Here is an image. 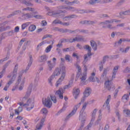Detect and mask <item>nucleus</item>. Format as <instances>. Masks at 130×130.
I'll list each match as a JSON object with an SVG mask.
<instances>
[{"mask_svg":"<svg viewBox=\"0 0 130 130\" xmlns=\"http://www.w3.org/2000/svg\"><path fill=\"white\" fill-rule=\"evenodd\" d=\"M18 67V65L16 64L15 66L13 72L9 74L7 76V78H11L10 79V80L8 81L7 84L6 85V86L4 88V91H8V88H9V87H10V85H12V84L14 83V82H15V80H16V78H17Z\"/></svg>","mask_w":130,"mask_h":130,"instance_id":"1","label":"nucleus"},{"mask_svg":"<svg viewBox=\"0 0 130 130\" xmlns=\"http://www.w3.org/2000/svg\"><path fill=\"white\" fill-rule=\"evenodd\" d=\"M120 20H118L116 19H111L110 20H106L105 22H101L99 23V25L103 26V28H106V26H104V25H107V28L110 29V30H113V29H115L116 28L115 26H112L113 23H119L120 22Z\"/></svg>","mask_w":130,"mask_h":130,"instance_id":"2","label":"nucleus"},{"mask_svg":"<svg viewBox=\"0 0 130 130\" xmlns=\"http://www.w3.org/2000/svg\"><path fill=\"white\" fill-rule=\"evenodd\" d=\"M52 101L53 103H56L57 100L55 95H50V96H48L45 100H43V104L46 107H47V108H51V106H52Z\"/></svg>","mask_w":130,"mask_h":130,"instance_id":"3","label":"nucleus"},{"mask_svg":"<svg viewBox=\"0 0 130 130\" xmlns=\"http://www.w3.org/2000/svg\"><path fill=\"white\" fill-rule=\"evenodd\" d=\"M84 66V73H81L79 75V78L80 80V85L81 86H84L86 85L87 82V71H88V69L87 68V66H86V64H83Z\"/></svg>","mask_w":130,"mask_h":130,"instance_id":"4","label":"nucleus"},{"mask_svg":"<svg viewBox=\"0 0 130 130\" xmlns=\"http://www.w3.org/2000/svg\"><path fill=\"white\" fill-rule=\"evenodd\" d=\"M86 97L87 96H85L84 95L83 96V97L81 99V102L75 106L74 110H72V111L66 117L65 120H68L69 118H70V117H72V116H73V115L76 113L77 110H78V108L81 106V104L85 102V100H86Z\"/></svg>","mask_w":130,"mask_h":130,"instance_id":"5","label":"nucleus"},{"mask_svg":"<svg viewBox=\"0 0 130 130\" xmlns=\"http://www.w3.org/2000/svg\"><path fill=\"white\" fill-rule=\"evenodd\" d=\"M20 106H24L27 108V110L30 111L31 109L34 108V100H31L29 99L25 104H24V102H20L19 103Z\"/></svg>","mask_w":130,"mask_h":130,"instance_id":"6","label":"nucleus"},{"mask_svg":"<svg viewBox=\"0 0 130 130\" xmlns=\"http://www.w3.org/2000/svg\"><path fill=\"white\" fill-rule=\"evenodd\" d=\"M84 49H86V50H87V54L84 55V60L83 61L82 63L83 64H86L87 63V61L90 59L91 55H92V53H91V50H92V48H91V46H90L89 45H85L83 46Z\"/></svg>","mask_w":130,"mask_h":130,"instance_id":"7","label":"nucleus"},{"mask_svg":"<svg viewBox=\"0 0 130 130\" xmlns=\"http://www.w3.org/2000/svg\"><path fill=\"white\" fill-rule=\"evenodd\" d=\"M97 109H95L93 110L91 114V119L90 122L84 128L83 130H91L93 123H94V121H95V119L96 118V113H97Z\"/></svg>","mask_w":130,"mask_h":130,"instance_id":"8","label":"nucleus"},{"mask_svg":"<svg viewBox=\"0 0 130 130\" xmlns=\"http://www.w3.org/2000/svg\"><path fill=\"white\" fill-rule=\"evenodd\" d=\"M29 57V61L28 64V66L26 67L25 70H22L20 72L19 74V76L18 77V83H19V82H21V78H22V76H23V74H24V73H27V72L29 71V69H30V67L32 64V62H33V58H32V55H30Z\"/></svg>","mask_w":130,"mask_h":130,"instance_id":"9","label":"nucleus"},{"mask_svg":"<svg viewBox=\"0 0 130 130\" xmlns=\"http://www.w3.org/2000/svg\"><path fill=\"white\" fill-rule=\"evenodd\" d=\"M66 67H62V73L60 77L58 79V81L56 82L55 86L56 87H58L59 85H61V83L63 80H64V78H66Z\"/></svg>","mask_w":130,"mask_h":130,"instance_id":"10","label":"nucleus"},{"mask_svg":"<svg viewBox=\"0 0 130 130\" xmlns=\"http://www.w3.org/2000/svg\"><path fill=\"white\" fill-rule=\"evenodd\" d=\"M53 62H51V60H48L47 61L48 66V70L50 72L52 71L53 69H54L55 64H56V59L55 57H53L52 59Z\"/></svg>","mask_w":130,"mask_h":130,"instance_id":"11","label":"nucleus"},{"mask_svg":"<svg viewBox=\"0 0 130 130\" xmlns=\"http://www.w3.org/2000/svg\"><path fill=\"white\" fill-rule=\"evenodd\" d=\"M79 119L81 121V126H84L87 119V114L86 113H80Z\"/></svg>","mask_w":130,"mask_h":130,"instance_id":"12","label":"nucleus"},{"mask_svg":"<svg viewBox=\"0 0 130 130\" xmlns=\"http://www.w3.org/2000/svg\"><path fill=\"white\" fill-rule=\"evenodd\" d=\"M105 88L107 89L108 91H110L111 89H114V85L111 80H107L105 82Z\"/></svg>","mask_w":130,"mask_h":130,"instance_id":"13","label":"nucleus"},{"mask_svg":"<svg viewBox=\"0 0 130 130\" xmlns=\"http://www.w3.org/2000/svg\"><path fill=\"white\" fill-rule=\"evenodd\" d=\"M32 87H33V84L31 83L28 87L27 90L26 92V94H25L24 97H23L22 98L23 102H24V101H25V100H27V99H28V98H29V97H30V95H31V92L32 91Z\"/></svg>","mask_w":130,"mask_h":130,"instance_id":"14","label":"nucleus"},{"mask_svg":"<svg viewBox=\"0 0 130 130\" xmlns=\"http://www.w3.org/2000/svg\"><path fill=\"white\" fill-rule=\"evenodd\" d=\"M63 13V11L59 10H57L55 11H49L47 13L48 16H53V17H59L60 16V14Z\"/></svg>","mask_w":130,"mask_h":130,"instance_id":"15","label":"nucleus"},{"mask_svg":"<svg viewBox=\"0 0 130 130\" xmlns=\"http://www.w3.org/2000/svg\"><path fill=\"white\" fill-rule=\"evenodd\" d=\"M111 99V95H109L107 96V99L104 103L103 107H105V109L108 110V112L109 113L110 112V105H109V102H110V100Z\"/></svg>","mask_w":130,"mask_h":130,"instance_id":"16","label":"nucleus"},{"mask_svg":"<svg viewBox=\"0 0 130 130\" xmlns=\"http://www.w3.org/2000/svg\"><path fill=\"white\" fill-rule=\"evenodd\" d=\"M56 96H58L59 99H63V89L62 88H60L55 92Z\"/></svg>","mask_w":130,"mask_h":130,"instance_id":"17","label":"nucleus"},{"mask_svg":"<svg viewBox=\"0 0 130 130\" xmlns=\"http://www.w3.org/2000/svg\"><path fill=\"white\" fill-rule=\"evenodd\" d=\"M6 51H7V56L5 58L0 60V64L3 63L4 61L8 60V59H9V58H10V49L9 48H6Z\"/></svg>","mask_w":130,"mask_h":130,"instance_id":"18","label":"nucleus"},{"mask_svg":"<svg viewBox=\"0 0 130 130\" xmlns=\"http://www.w3.org/2000/svg\"><path fill=\"white\" fill-rule=\"evenodd\" d=\"M19 84H20V86L19 87V91H22L23 90V87H24V84H25V77H24L22 79H21V81L19 82H18V79H17V82H16V85H19Z\"/></svg>","mask_w":130,"mask_h":130,"instance_id":"19","label":"nucleus"},{"mask_svg":"<svg viewBox=\"0 0 130 130\" xmlns=\"http://www.w3.org/2000/svg\"><path fill=\"white\" fill-rule=\"evenodd\" d=\"M96 22L94 21H91V20H84L81 21L79 22V24L81 25H85V24H86L87 25H94Z\"/></svg>","mask_w":130,"mask_h":130,"instance_id":"20","label":"nucleus"},{"mask_svg":"<svg viewBox=\"0 0 130 130\" xmlns=\"http://www.w3.org/2000/svg\"><path fill=\"white\" fill-rule=\"evenodd\" d=\"M61 71H62V68L61 69L57 68L55 69L52 75L54 76V77L55 78V77H57V76H59V75H60V72H61Z\"/></svg>","mask_w":130,"mask_h":130,"instance_id":"21","label":"nucleus"},{"mask_svg":"<svg viewBox=\"0 0 130 130\" xmlns=\"http://www.w3.org/2000/svg\"><path fill=\"white\" fill-rule=\"evenodd\" d=\"M130 49L129 46H127L126 48L120 47L119 51L123 53V54H125V53H127L128 52V50Z\"/></svg>","mask_w":130,"mask_h":130,"instance_id":"22","label":"nucleus"},{"mask_svg":"<svg viewBox=\"0 0 130 130\" xmlns=\"http://www.w3.org/2000/svg\"><path fill=\"white\" fill-rule=\"evenodd\" d=\"M34 15L32 13H26L22 16V20H27V19H31L33 18Z\"/></svg>","mask_w":130,"mask_h":130,"instance_id":"23","label":"nucleus"},{"mask_svg":"<svg viewBox=\"0 0 130 130\" xmlns=\"http://www.w3.org/2000/svg\"><path fill=\"white\" fill-rule=\"evenodd\" d=\"M79 94H80V89L79 88H75L73 89V96L75 99H77L78 98V96H79Z\"/></svg>","mask_w":130,"mask_h":130,"instance_id":"24","label":"nucleus"},{"mask_svg":"<svg viewBox=\"0 0 130 130\" xmlns=\"http://www.w3.org/2000/svg\"><path fill=\"white\" fill-rule=\"evenodd\" d=\"M75 40L77 42H86V39L83 37V36H78L77 37H75Z\"/></svg>","mask_w":130,"mask_h":130,"instance_id":"25","label":"nucleus"},{"mask_svg":"<svg viewBox=\"0 0 130 130\" xmlns=\"http://www.w3.org/2000/svg\"><path fill=\"white\" fill-rule=\"evenodd\" d=\"M91 88L90 87H86L83 94L85 97H89L90 94H91Z\"/></svg>","mask_w":130,"mask_h":130,"instance_id":"26","label":"nucleus"},{"mask_svg":"<svg viewBox=\"0 0 130 130\" xmlns=\"http://www.w3.org/2000/svg\"><path fill=\"white\" fill-rule=\"evenodd\" d=\"M118 71V66L114 67L112 71V79H115V76H116V73H117Z\"/></svg>","mask_w":130,"mask_h":130,"instance_id":"27","label":"nucleus"},{"mask_svg":"<svg viewBox=\"0 0 130 130\" xmlns=\"http://www.w3.org/2000/svg\"><path fill=\"white\" fill-rule=\"evenodd\" d=\"M20 2L21 4H23V5H25V6H27V7L33 6V4L29 1L26 0H20Z\"/></svg>","mask_w":130,"mask_h":130,"instance_id":"28","label":"nucleus"},{"mask_svg":"<svg viewBox=\"0 0 130 130\" xmlns=\"http://www.w3.org/2000/svg\"><path fill=\"white\" fill-rule=\"evenodd\" d=\"M90 45L93 50H97V44L94 41V40L90 41Z\"/></svg>","mask_w":130,"mask_h":130,"instance_id":"29","label":"nucleus"},{"mask_svg":"<svg viewBox=\"0 0 130 130\" xmlns=\"http://www.w3.org/2000/svg\"><path fill=\"white\" fill-rule=\"evenodd\" d=\"M102 0H90L89 3L87 4H89V5H91L93 6L94 5H96V4H99V3H101Z\"/></svg>","mask_w":130,"mask_h":130,"instance_id":"30","label":"nucleus"},{"mask_svg":"<svg viewBox=\"0 0 130 130\" xmlns=\"http://www.w3.org/2000/svg\"><path fill=\"white\" fill-rule=\"evenodd\" d=\"M46 60H47V56L46 55H42L39 58L40 62H45Z\"/></svg>","mask_w":130,"mask_h":130,"instance_id":"31","label":"nucleus"},{"mask_svg":"<svg viewBox=\"0 0 130 130\" xmlns=\"http://www.w3.org/2000/svg\"><path fill=\"white\" fill-rule=\"evenodd\" d=\"M76 33H84V34H89V30L87 29H76Z\"/></svg>","mask_w":130,"mask_h":130,"instance_id":"32","label":"nucleus"},{"mask_svg":"<svg viewBox=\"0 0 130 130\" xmlns=\"http://www.w3.org/2000/svg\"><path fill=\"white\" fill-rule=\"evenodd\" d=\"M76 68L78 70V72H77V74L76 75V77L79 78V75L80 74H82V68H81V66H80V65H79V64H77Z\"/></svg>","mask_w":130,"mask_h":130,"instance_id":"33","label":"nucleus"},{"mask_svg":"<svg viewBox=\"0 0 130 130\" xmlns=\"http://www.w3.org/2000/svg\"><path fill=\"white\" fill-rule=\"evenodd\" d=\"M22 12L20 10H17L13 12L11 14L9 15L8 16H7V18H11V17H13V16H15V15H18V14H21Z\"/></svg>","mask_w":130,"mask_h":130,"instance_id":"34","label":"nucleus"},{"mask_svg":"<svg viewBox=\"0 0 130 130\" xmlns=\"http://www.w3.org/2000/svg\"><path fill=\"white\" fill-rule=\"evenodd\" d=\"M88 80L90 81V82H96L98 81V83H99V79H98V78L97 77H94V76H90Z\"/></svg>","mask_w":130,"mask_h":130,"instance_id":"35","label":"nucleus"},{"mask_svg":"<svg viewBox=\"0 0 130 130\" xmlns=\"http://www.w3.org/2000/svg\"><path fill=\"white\" fill-rule=\"evenodd\" d=\"M102 119V116L101 115H99L97 120L94 122V125H98L99 122L101 121Z\"/></svg>","mask_w":130,"mask_h":130,"instance_id":"36","label":"nucleus"},{"mask_svg":"<svg viewBox=\"0 0 130 130\" xmlns=\"http://www.w3.org/2000/svg\"><path fill=\"white\" fill-rule=\"evenodd\" d=\"M30 23H31L30 22H27L22 24L21 25L22 30H25V29H26V27H28V26H29V25H30Z\"/></svg>","mask_w":130,"mask_h":130,"instance_id":"37","label":"nucleus"},{"mask_svg":"<svg viewBox=\"0 0 130 130\" xmlns=\"http://www.w3.org/2000/svg\"><path fill=\"white\" fill-rule=\"evenodd\" d=\"M87 105H88V103H87V102L84 103V104L83 105L82 108L80 111L81 113H86V112H85L84 111Z\"/></svg>","mask_w":130,"mask_h":130,"instance_id":"38","label":"nucleus"},{"mask_svg":"<svg viewBox=\"0 0 130 130\" xmlns=\"http://www.w3.org/2000/svg\"><path fill=\"white\" fill-rule=\"evenodd\" d=\"M130 14V10H126L125 11H122L119 13L120 16H123Z\"/></svg>","mask_w":130,"mask_h":130,"instance_id":"39","label":"nucleus"},{"mask_svg":"<svg viewBox=\"0 0 130 130\" xmlns=\"http://www.w3.org/2000/svg\"><path fill=\"white\" fill-rule=\"evenodd\" d=\"M36 29V25L34 24L31 25L28 28V30L29 31H30V32H33V31H35Z\"/></svg>","mask_w":130,"mask_h":130,"instance_id":"40","label":"nucleus"},{"mask_svg":"<svg viewBox=\"0 0 130 130\" xmlns=\"http://www.w3.org/2000/svg\"><path fill=\"white\" fill-rule=\"evenodd\" d=\"M109 70L108 69L106 68L104 70L103 73L102 75L101 78H105L106 77V75H107V72H109Z\"/></svg>","mask_w":130,"mask_h":130,"instance_id":"41","label":"nucleus"},{"mask_svg":"<svg viewBox=\"0 0 130 130\" xmlns=\"http://www.w3.org/2000/svg\"><path fill=\"white\" fill-rule=\"evenodd\" d=\"M123 113L126 114V117H130V110L126 109L123 110Z\"/></svg>","mask_w":130,"mask_h":130,"instance_id":"42","label":"nucleus"},{"mask_svg":"<svg viewBox=\"0 0 130 130\" xmlns=\"http://www.w3.org/2000/svg\"><path fill=\"white\" fill-rule=\"evenodd\" d=\"M72 85H73V81H71L69 82L68 85H65L63 87L64 90H66L67 89H70V88H71Z\"/></svg>","mask_w":130,"mask_h":130,"instance_id":"43","label":"nucleus"},{"mask_svg":"<svg viewBox=\"0 0 130 130\" xmlns=\"http://www.w3.org/2000/svg\"><path fill=\"white\" fill-rule=\"evenodd\" d=\"M44 125V124H42L41 123H38L36 125V128L37 129H35V130H40V129H41Z\"/></svg>","mask_w":130,"mask_h":130,"instance_id":"44","label":"nucleus"},{"mask_svg":"<svg viewBox=\"0 0 130 130\" xmlns=\"http://www.w3.org/2000/svg\"><path fill=\"white\" fill-rule=\"evenodd\" d=\"M41 112V113H42V114H44V115H47L48 113V110H47V109L45 108L42 109Z\"/></svg>","mask_w":130,"mask_h":130,"instance_id":"45","label":"nucleus"},{"mask_svg":"<svg viewBox=\"0 0 130 130\" xmlns=\"http://www.w3.org/2000/svg\"><path fill=\"white\" fill-rule=\"evenodd\" d=\"M122 100L124 102L127 101L128 100V94H124L122 98Z\"/></svg>","mask_w":130,"mask_h":130,"instance_id":"46","label":"nucleus"},{"mask_svg":"<svg viewBox=\"0 0 130 130\" xmlns=\"http://www.w3.org/2000/svg\"><path fill=\"white\" fill-rule=\"evenodd\" d=\"M67 10H68V11H71V12H76V11H77V9L71 6L67 7Z\"/></svg>","mask_w":130,"mask_h":130,"instance_id":"47","label":"nucleus"},{"mask_svg":"<svg viewBox=\"0 0 130 130\" xmlns=\"http://www.w3.org/2000/svg\"><path fill=\"white\" fill-rule=\"evenodd\" d=\"M66 105H67V103H65L62 108L58 112V113L59 114H60V113L63 112V111L66 110V109L67 108V106H66Z\"/></svg>","mask_w":130,"mask_h":130,"instance_id":"48","label":"nucleus"},{"mask_svg":"<svg viewBox=\"0 0 130 130\" xmlns=\"http://www.w3.org/2000/svg\"><path fill=\"white\" fill-rule=\"evenodd\" d=\"M108 58H109V56L108 55L104 56L103 58V61H101V62H103V63H105Z\"/></svg>","mask_w":130,"mask_h":130,"instance_id":"49","label":"nucleus"},{"mask_svg":"<svg viewBox=\"0 0 130 130\" xmlns=\"http://www.w3.org/2000/svg\"><path fill=\"white\" fill-rule=\"evenodd\" d=\"M51 48H52V45H50L48 46L45 49V52L48 53V52H50V50H51Z\"/></svg>","mask_w":130,"mask_h":130,"instance_id":"50","label":"nucleus"},{"mask_svg":"<svg viewBox=\"0 0 130 130\" xmlns=\"http://www.w3.org/2000/svg\"><path fill=\"white\" fill-rule=\"evenodd\" d=\"M66 33H69L70 34H75V33H76V30H72L71 29L66 28Z\"/></svg>","mask_w":130,"mask_h":130,"instance_id":"51","label":"nucleus"},{"mask_svg":"<svg viewBox=\"0 0 130 130\" xmlns=\"http://www.w3.org/2000/svg\"><path fill=\"white\" fill-rule=\"evenodd\" d=\"M44 44H45V41H43L41 43H40L39 45H38L37 47V50H39V48H40V47H41V46H42V45H44Z\"/></svg>","mask_w":130,"mask_h":130,"instance_id":"52","label":"nucleus"},{"mask_svg":"<svg viewBox=\"0 0 130 130\" xmlns=\"http://www.w3.org/2000/svg\"><path fill=\"white\" fill-rule=\"evenodd\" d=\"M99 69H100V72H102V71L103 70V65L104 64V63L101 62L99 63Z\"/></svg>","mask_w":130,"mask_h":130,"instance_id":"53","label":"nucleus"},{"mask_svg":"<svg viewBox=\"0 0 130 130\" xmlns=\"http://www.w3.org/2000/svg\"><path fill=\"white\" fill-rule=\"evenodd\" d=\"M121 43H122V40L121 39H120L119 40L115 42V45H121Z\"/></svg>","mask_w":130,"mask_h":130,"instance_id":"54","label":"nucleus"},{"mask_svg":"<svg viewBox=\"0 0 130 130\" xmlns=\"http://www.w3.org/2000/svg\"><path fill=\"white\" fill-rule=\"evenodd\" d=\"M125 2V0H120V1L117 3V6L118 7H119L120 6H121L122 4H124V3Z\"/></svg>","mask_w":130,"mask_h":130,"instance_id":"55","label":"nucleus"},{"mask_svg":"<svg viewBox=\"0 0 130 130\" xmlns=\"http://www.w3.org/2000/svg\"><path fill=\"white\" fill-rule=\"evenodd\" d=\"M65 59L68 61H71V56H70V55H68V54L66 55Z\"/></svg>","mask_w":130,"mask_h":130,"instance_id":"56","label":"nucleus"},{"mask_svg":"<svg viewBox=\"0 0 130 130\" xmlns=\"http://www.w3.org/2000/svg\"><path fill=\"white\" fill-rule=\"evenodd\" d=\"M68 7H65L63 5L59 6L57 7V9H59V10H61L62 9H65L66 10H67Z\"/></svg>","mask_w":130,"mask_h":130,"instance_id":"57","label":"nucleus"},{"mask_svg":"<svg viewBox=\"0 0 130 130\" xmlns=\"http://www.w3.org/2000/svg\"><path fill=\"white\" fill-rule=\"evenodd\" d=\"M53 23L54 24H61V21H60L58 19H56V20H55L53 21Z\"/></svg>","mask_w":130,"mask_h":130,"instance_id":"58","label":"nucleus"},{"mask_svg":"<svg viewBox=\"0 0 130 130\" xmlns=\"http://www.w3.org/2000/svg\"><path fill=\"white\" fill-rule=\"evenodd\" d=\"M52 36L51 35H46L42 38V40H44V39H46V38H50Z\"/></svg>","mask_w":130,"mask_h":130,"instance_id":"59","label":"nucleus"},{"mask_svg":"<svg viewBox=\"0 0 130 130\" xmlns=\"http://www.w3.org/2000/svg\"><path fill=\"white\" fill-rule=\"evenodd\" d=\"M71 48H64L62 49L63 51L64 52H68L69 51H71Z\"/></svg>","mask_w":130,"mask_h":130,"instance_id":"60","label":"nucleus"},{"mask_svg":"<svg viewBox=\"0 0 130 130\" xmlns=\"http://www.w3.org/2000/svg\"><path fill=\"white\" fill-rule=\"evenodd\" d=\"M63 42H70V39H64L61 40V43H63Z\"/></svg>","mask_w":130,"mask_h":130,"instance_id":"61","label":"nucleus"},{"mask_svg":"<svg viewBox=\"0 0 130 130\" xmlns=\"http://www.w3.org/2000/svg\"><path fill=\"white\" fill-rule=\"evenodd\" d=\"M33 18H36V19H42V16L41 15H34Z\"/></svg>","mask_w":130,"mask_h":130,"instance_id":"62","label":"nucleus"},{"mask_svg":"<svg viewBox=\"0 0 130 130\" xmlns=\"http://www.w3.org/2000/svg\"><path fill=\"white\" fill-rule=\"evenodd\" d=\"M76 38L69 39L70 43H73V42H76Z\"/></svg>","mask_w":130,"mask_h":130,"instance_id":"63","label":"nucleus"},{"mask_svg":"<svg viewBox=\"0 0 130 130\" xmlns=\"http://www.w3.org/2000/svg\"><path fill=\"white\" fill-rule=\"evenodd\" d=\"M71 18V16L68 15L63 18V20H64V21H69Z\"/></svg>","mask_w":130,"mask_h":130,"instance_id":"64","label":"nucleus"}]
</instances>
